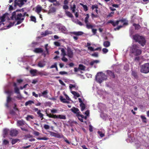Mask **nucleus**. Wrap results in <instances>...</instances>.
I'll list each match as a JSON object with an SVG mask.
<instances>
[{
	"instance_id": "4d7b16f0",
	"label": "nucleus",
	"mask_w": 149,
	"mask_h": 149,
	"mask_svg": "<svg viewBox=\"0 0 149 149\" xmlns=\"http://www.w3.org/2000/svg\"><path fill=\"white\" fill-rule=\"evenodd\" d=\"M61 60L65 62H67L68 61V59L65 57V56H63V57L61 58Z\"/></svg>"
},
{
	"instance_id": "c756f323",
	"label": "nucleus",
	"mask_w": 149,
	"mask_h": 149,
	"mask_svg": "<svg viewBox=\"0 0 149 149\" xmlns=\"http://www.w3.org/2000/svg\"><path fill=\"white\" fill-rule=\"evenodd\" d=\"M48 93V91L47 90H46L45 91H43V92L42 93V96L44 97H47V96H46V95H47Z\"/></svg>"
},
{
	"instance_id": "f704fd0d",
	"label": "nucleus",
	"mask_w": 149,
	"mask_h": 149,
	"mask_svg": "<svg viewBox=\"0 0 149 149\" xmlns=\"http://www.w3.org/2000/svg\"><path fill=\"white\" fill-rule=\"evenodd\" d=\"M45 64L42 63V62L40 61L38 62V66L40 68L43 67L45 66Z\"/></svg>"
},
{
	"instance_id": "79ce46f5",
	"label": "nucleus",
	"mask_w": 149,
	"mask_h": 149,
	"mask_svg": "<svg viewBox=\"0 0 149 149\" xmlns=\"http://www.w3.org/2000/svg\"><path fill=\"white\" fill-rule=\"evenodd\" d=\"M34 117L32 115H28L27 117L26 118V120L29 121V120L30 119H33Z\"/></svg>"
},
{
	"instance_id": "6e6552de",
	"label": "nucleus",
	"mask_w": 149,
	"mask_h": 149,
	"mask_svg": "<svg viewBox=\"0 0 149 149\" xmlns=\"http://www.w3.org/2000/svg\"><path fill=\"white\" fill-rule=\"evenodd\" d=\"M67 55L70 58H72L74 56V53L71 48L68 47L67 49Z\"/></svg>"
},
{
	"instance_id": "603ef678",
	"label": "nucleus",
	"mask_w": 149,
	"mask_h": 149,
	"mask_svg": "<svg viewBox=\"0 0 149 149\" xmlns=\"http://www.w3.org/2000/svg\"><path fill=\"white\" fill-rule=\"evenodd\" d=\"M9 143V141L5 139H4L3 141V144L4 145H6Z\"/></svg>"
},
{
	"instance_id": "393cba45",
	"label": "nucleus",
	"mask_w": 149,
	"mask_h": 149,
	"mask_svg": "<svg viewBox=\"0 0 149 149\" xmlns=\"http://www.w3.org/2000/svg\"><path fill=\"white\" fill-rule=\"evenodd\" d=\"M17 123L19 126H22L25 124V122L23 120H18L17 121Z\"/></svg>"
},
{
	"instance_id": "052dcab7",
	"label": "nucleus",
	"mask_w": 149,
	"mask_h": 149,
	"mask_svg": "<svg viewBox=\"0 0 149 149\" xmlns=\"http://www.w3.org/2000/svg\"><path fill=\"white\" fill-rule=\"evenodd\" d=\"M98 133L101 137H103L104 136V134L102 133V131H98Z\"/></svg>"
},
{
	"instance_id": "dca6fc26",
	"label": "nucleus",
	"mask_w": 149,
	"mask_h": 149,
	"mask_svg": "<svg viewBox=\"0 0 149 149\" xmlns=\"http://www.w3.org/2000/svg\"><path fill=\"white\" fill-rule=\"evenodd\" d=\"M55 118H59L60 119L65 120L66 119V117L65 116L61 115H55Z\"/></svg>"
},
{
	"instance_id": "a878e982",
	"label": "nucleus",
	"mask_w": 149,
	"mask_h": 149,
	"mask_svg": "<svg viewBox=\"0 0 149 149\" xmlns=\"http://www.w3.org/2000/svg\"><path fill=\"white\" fill-rule=\"evenodd\" d=\"M42 10V7L40 6H37L36 8V12L39 14Z\"/></svg>"
},
{
	"instance_id": "864d4df0",
	"label": "nucleus",
	"mask_w": 149,
	"mask_h": 149,
	"mask_svg": "<svg viewBox=\"0 0 149 149\" xmlns=\"http://www.w3.org/2000/svg\"><path fill=\"white\" fill-rule=\"evenodd\" d=\"M123 27V26L122 25H120V26H118L117 27H116V28H115L114 29V30H115V31H116V30H119L120 28H122V27Z\"/></svg>"
},
{
	"instance_id": "20e7f679",
	"label": "nucleus",
	"mask_w": 149,
	"mask_h": 149,
	"mask_svg": "<svg viewBox=\"0 0 149 149\" xmlns=\"http://www.w3.org/2000/svg\"><path fill=\"white\" fill-rule=\"evenodd\" d=\"M107 77L105 74L102 72L98 73L95 77V79L97 82L101 84L103 81L106 80Z\"/></svg>"
},
{
	"instance_id": "ddd939ff",
	"label": "nucleus",
	"mask_w": 149,
	"mask_h": 149,
	"mask_svg": "<svg viewBox=\"0 0 149 149\" xmlns=\"http://www.w3.org/2000/svg\"><path fill=\"white\" fill-rule=\"evenodd\" d=\"M37 74L38 75H39L41 76H42L43 75L44 76H47L49 73H48L47 72H46L41 71L38 72H37Z\"/></svg>"
},
{
	"instance_id": "7c9ffc66",
	"label": "nucleus",
	"mask_w": 149,
	"mask_h": 149,
	"mask_svg": "<svg viewBox=\"0 0 149 149\" xmlns=\"http://www.w3.org/2000/svg\"><path fill=\"white\" fill-rule=\"evenodd\" d=\"M80 106L81 108V110L82 111H84L85 108V104L84 103L80 104Z\"/></svg>"
},
{
	"instance_id": "4468645a",
	"label": "nucleus",
	"mask_w": 149,
	"mask_h": 149,
	"mask_svg": "<svg viewBox=\"0 0 149 149\" xmlns=\"http://www.w3.org/2000/svg\"><path fill=\"white\" fill-rule=\"evenodd\" d=\"M34 52L37 53H42L43 50L41 48H36L34 49Z\"/></svg>"
},
{
	"instance_id": "09e8293b",
	"label": "nucleus",
	"mask_w": 149,
	"mask_h": 149,
	"mask_svg": "<svg viewBox=\"0 0 149 149\" xmlns=\"http://www.w3.org/2000/svg\"><path fill=\"white\" fill-rule=\"evenodd\" d=\"M14 106L13 107V109L17 111H19L17 107V104L15 103L14 104Z\"/></svg>"
},
{
	"instance_id": "13d9d810",
	"label": "nucleus",
	"mask_w": 149,
	"mask_h": 149,
	"mask_svg": "<svg viewBox=\"0 0 149 149\" xmlns=\"http://www.w3.org/2000/svg\"><path fill=\"white\" fill-rule=\"evenodd\" d=\"M56 3H53V5L55 6H58L60 5V3L59 2L56 1H55Z\"/></svg>"
},
{
	"instance_id": "6ab92c4d",
	"label": "nucleus",
	"mask_w": 149,
	"mask_h": 149,
	"mask_svg": "<svg viewBox=\"0 0 149 149\" xmlns=\"http://www.w3.org/2000/svg\"><path fill=\"white\" fill-rule=\"evenodd\" d=\"M71 33L77 36H81L84 33L82 31L73 32Z\"/></svg>"
},
{
	"instance_id": "9b49d317",
	"label": "nucleus",
	"mask_w": 149,
	"mask_h": 149,
	"mask_svg": "<svg viewBox=\"0 0 149 149\" xmlns=\"http://www.w3.org/2000/svg\"><path fill=\"white\" fill-rule=\"evenodd\" d=\"M108 23L111 24L113 26H115L119 24V21L117 20L116 22H114L113 20H110L108 21Z\"/></svg>"
},
{
	"instance_id": "bb28decb",
	"label": "nucleus",
	"mask_w": 149,
	"mask_h": 149,
	"mask_svg": "<svg viewBox=\"0 0 149 149\" xmlns=\"http://www.w3.org/2000/svg\"><path fill=\"white\" fill-rule=\"evenodd\" d=\"M17 134V131H10V134L12 136H15Z\"/></svg>"
},
{
	"instance_id": "aec40b11",
	"label": "nucleus",
	"mask_w": 149,
	"mask_h": 149,
	"mask_svg": "<svg viewBox=\"0 0 149 149\" xmlns=\"http://www.w3.org/2000/svg\"><path fill=\"white\" fill-rule=\"evenodd\" d=\"M52 33V32L51 31L46 30L44 32H42V35L44 36H45L47 35Z\"/></svg>"
},
{
	"instance_id": "cd10ccee",
	"label": "nucleus",
	"mask_w": 149,
	"mask_h": 149,
	"mask_svg": "<svg viewBox=\"0 0 149 149\" xmlns=\"http://www.w3.org/2000/svg\"><path fill=\"white\" fill-rule=\"evenodd\" d=\"M60 100L62 102H63L65 103H68V102L66 101V100L62 96H60Z\"/></svg>"
},
{
	"instance_id": "f3484780",
	"label": "nucleus",
	"mask_w": 149,
	"mask_h": 149,
	"mask_svg": "<svg viewBox=\"0 0 149 149\" xmlns=\"http://www.w3.org/2000/svg\"><path fill=\"white\" fill-rule=\"evenodd\" d=\"M108 74L113 78H115V75L114 72L111 71L109 70L107 71Z\"/></svg>"
},
{
	"instance_id": "39448f33",
	"label": "nucleus",
	"mask_w": 149,
	"mask_h": 149,
	"mask_svg": "<svg viewBox=\"0 0 149 149\" xmlns=\"http://www.w3.org/2000/svg\"><path fill=\"white\" fill-rule=\"evenodd\" d=\"M140 71L144 73H148L149 72V63H145L141 66Z\"/></svg>"
},
{
	"instance_id": "8fccbe9b",
	"label": "nucleus",
	"mask_w": 149,
	"mask_h": 149,
	"mask_svg": "<svg viewBox=\"0 0 149 149\" xmlns=\"http://www.w3.org/2000/svg\"><path fill=\"white\" fill-rule=\"evenodd\" d=\"M86 26L87 28L88 29H91L93 27V26L92 25L90 24H88V23L86 24Z\"/></svg>"
},
{
	"instance_id": "5fc2aeb1",
	"label": "nucleus",
	"mask_w": 149,
	"mask_h": 149,
	"mask_svg": "<svg viewBox=\"0 0 149 149\" xmlns=\"http://www.w3.org/2000/svg\"><path fill=\"white\" fill-rule=\"evenodd\" d=\"M54 44L55 46L57 47H59L61 45L60 42L57 41L55 42H54Z\"/></svg>"
},
{
	"instance_id": "2f4dec72",
	"label": "nucleus",
	"mask_w": 149,
	"mask_h": 149,
	"mask_svg": "<svg viewBox=\"0 0 149 149\" xmlns=\"http://www.w3.org/2000/svg\"><path fill=\"white\" fill-rule=\"evenodd\" d=\"M141 118L142 120V122L144 123H147V119L145 116H141Z\"/></svg>"
},
{
	"instance_id": "e2e57ef3",
	"label": "nucleus",
	"mask_w": 149,
	"mask_h": 149,
	"mask_svg": "<svg viewBox=\"0 0 149 149\" xmlns=\"http://www.w3.org/2000/svg\"><path fill=\"white\" fill-rule=\"evenodd\" d=\"M59 74L61 75L67 74L68 73L65 71H61L59 72Z\"/></svg>"
},
{
	"instance_id": "f257e3e1",
	"label": "nucleus",
	"mask_w": 149,
	"mask_h": 149,
	"mask_svg": "<svg viewBox=\"0 0 149 149\" xmlns=\"http://www.w3.org/2000/svg\"><path fill=\"white\" fill-rule=\"evenodd\" d=\"M20 11V10H17L16 11L13 12L12 13V16L10 17L11 19L13 20L14 18L17 21V23L15 25L19 24L22 23L24 19V18L22 17V14L21 13H17L18 11Z\"/></svg>"
},
{
	"instance_id": "37998d69",
	"label": "nucleus",
	"mask_w": 149,
	"mask_h": 149,
	"mask_svg": "<svg viewBox=\"0 0 149 149\" xmlns=\"http://www.w3.org/2000/svg\"><path fill=\"white\" fill-rule=\"evenodd\" d=\"M47 115L49 118H53L55 119V115L52 114L51 113H47Z\"/></svg>"
},
{
	"instance_id": "4be33fe9",
	"label": "nucleus",
	"mask_w": 149,
	"mask_h": 149,
	"mask_svg": "<svg viewBox=\"0 0 149 149\" xmlns=\"http://www.w3.org/2000/svg\"><path fill=\"white\" fill-rule=\"evenodd\" d=\"M100 61L98 60H95L91 61L89 63V65L91 66H93L95 63H99Z\"/></svg>"
},
{
	"instance_id": "1a4fd4ad",
	"label": "nucleus",
	"mask_w": 149,
	"mask_h": 149,
	"mask_svg": "<svg viewBox=\"0 0 149 149\" xmlns=\"http://www.w3.org/2000/svg\"><path fill=\"white\" fill-rule=\"evenodd\" d=\"M71 110L73 113L76 114V116H78L79 115V113H81L79 110L78 108H76L74 107H73L71 109Z\"/></svg>"
},
{
	"instance_id": "bf43d9fd",
	"label": "nucleus",
	"mask_w": 149,
	"mask_h": 149,
	"mask_svg": "<svg viewBox=\"0 0 149 149\" xmlns=\"http://www.w3.org/2000/svg\"><path fill=\"white\" fill-rule=\"evenodd\" d=\"M102 51L104 54H106L108 52V50L106 48H104L102 49Z\"/></svg>"
},
{
	"instance_id": "7ed1b4c3",
	"label": "nucleus",
	"mask_w": 149,
	"mask_h": 149,
	"mask_svg": "<svg viewBox=\"0 0 149 149\" xmlns=\"http://www.w3.org/2000/svg\"><path fill=\"white\" fill-rule=\"evenodd\" d=\"M139 48V45L136 44H134L131 48V53L135 56L140 55L142 52V50Z\"/></svg>"
},
{
	"instance_id": "2eb2a0df",
	"label": "nucleus",
	"mask_w": 149,
	"mask_h": 149,
	"mask_svg": "<svg viewBox=\"0 0 149 149\" xmlns=\"http://www.w3.org/2000/svg\"><path fill=\"white\" fill-rule=\"evenodd\" d=\"M38 72L37 70L36 69H31L30 71V73L33 76H35L37 75Z\"/></svg>"
},
{
	"instance_id": "72a5a7b5",
	"label": "nucleus",
	"mask_w": 149,
	"mask_h": 149,
	"mask_svg": "<svg viewBox=\"0 0 149 149\" xmlns=\"http://www.w3.org/2000/svg\"><path fill=\"white\" fill-rule=\"evenodd\" d=\"M71 93L74 95V96L77 97H79L80 96L79 94L75 91H72L71 92Z\"/></svg>"
},
{
	"instance_id": "f03ea898",
	"label": "nucleus",
	"mask_w": 149,
	"mask_h": 149,
	"mask_svg": "<svg viewBox=\"0 0 149 149\" xmlns=\"http://www.w3.org/2000/svg\"><path fill=\"white\" fill-rule=\"evenodd\" d=\"M133 38L136 42H138L142 47L145 45L146 41L144 36L136 34L133 36Z\"/></svg>"
},
{
	"instance_id": "0e129e2a",
	"label": "nucleus",
	"mask_w": 149,
	"mask_h": 149,
	"mask_svg": "<svg viewBox=\"0 0 149 149\" xmlns=\"http://www.w3.org/2000/svg\"><path fill=\"white\" fill-rule=\"evenodd\" d=\"M48 46V44H46L45 45V49L46 51L47 52V54H49V51H48V49L47 48V47Z\"/></svg>"
},
{
	"instance_id": "49530a36",
	"label": "nucleus",
	"mask_w": 149,
	"mask_h": 149,
	"mask_svg": "<svg viewBox=\"0 0 149 149\" xmlns=\"http://www.w3.org/2000/svg\"><path fill=\"white\" fill-rule=\"evenodd\" d=\"M98 8V6L96 4L93 5H92L91 8L92 10H93L95 8L97 9Z\"/></svg>"
},
{
	"instance_id": "338daca9",
	"label": "nucleus",
	"mask_w": 149,
	"mask_h": 149,
	"mask_svg": "<svg viewBox=\"0 0 149 149\" xmlns=\"http://www.w3.org/2000/svg\"><path fill=\"white\" fill-rule=\"evenodd\" d=\"M76 85L75 84L73 85L72 84H70L69 85V88L70 89H71L72 88H75L76 87Z\"/></svg>"
},
{
	"instance_id": "3c124183",
	"label": "nucleus",
	"mask_w": 149,
	"mask_h": 149,
	"mask_svg": "<svg viewBox=\"0 0 149 149\" xmlns=\"http://www.w3.org/2000/svg\"><path fill=\"white\" fill-rule=\"evenodd\" d=\"M19 140L17 139H13L12 141V144H15Z\"/></svg>"
},
{
	"instance_id": "de8ad7c7",
	"label": "nucleus",
	"mask_w": 149,
	"mask_h": 149,
	"mask_svg": "<svg viewBox=\"0 0 149 149\" xmlns=\"http://www.w3.org/2000/svg\"><path fill=\"white\" fill-rule=\"evenodd\" d=\"M91 55L95 57H98V52H95L91 54Z\"/></svg>"
},
{
	"instance_id": "4c0bfd02",
	"label": "nucleus",
	"mask_w": 149,
	"mask_h": 149,
	"mask_svg": "<svg viewBox=\"0 0 149 149\" xmlns=\"http://www.w3.org/2000/svg\"><path fill=\"white\" fill-rule=\"evenodd\" d=\"M12 98L11 97V95H8L7 97L6 102L7 103H9L12 100Z\"/></svg>"
},
{
	"instance_id": "9d476101",
	"label": "nucleus",
	"mask_w": 149,
	"mask_h": 149,
	"mask_svg": "<svg viewBox=\"0 0 149 149\" xmlns=\"http://www.w3.org/2000/svg\"><path fill=\"white\" fill-rule=\"evenodd\" d=\"M50 134L52 136H54L58 138H61L63 137L61 134H60L57 133H55L52 132H50Z\"/></svg>"
},
{
	"instance_id": "a19ab883",
	"label": "nucleus",
	"mask_w": 149,
	"mask_h": 149,
	"mask_svg": "<svg viewBox=\"0 0 149 149\" xmlns=\"http://www.w3.org/2000/svg\"><path fill=\"white\" fill-rule=\"evenodd\" d=\"M132 75L133 76H134L135 78H137L138 75L137 74V72L134 71H132Z\"/></svg>"
},
{
	"instance_id": "c03bdc74",
	"label": "nucleus",
	"mask_w": 149,
	"mask_h": 149,
	"mask_svg": "<svg viewBox=\"0 0 149 149\" xmlns=\"http://www.w3.org/2000/svg\"><path fill=\"white\" fill-rule=\"evenodd\" d=\"M79 69L81 70H85V67L82 64H80L79 65Z\"/></svg>"
},
{
	"instance_id": "5701e85b",
	"label": "nucleus",
	"mask_w": 149,
	"mask_h": 149,
	"mask_svg": "<svg viewBox=\"0 0 149 149\" xmlns=\"http://www.w3.org/2000/svg\"><path fill=\"white\" fill-rule=\"evenodd\" d=\"M110 45V42L108 41H104L103 43V45L105 47H108Z\"/></svg>"
},
{
	"instance_id": "412c9836",
	"label": "nucleus",
	"mask_w": 149,
	"mask_h": 149,
	"mask_svg": "<svg viewBox=\"0 0 149 149\" xmlns=\"http://www.w3.org/2000/svg\"><path fill=\"white\" fill-rule=\"evenodd\" d=\"M133 26L134 27L135 30H139L141 28V26L139 24L134 23L133 24Z\"/></svg>"
},
{
	"instance_id": "e433bc0d",
	"label": "nucleus",
	"mask_w": 149,
	"mask_h": 149,
	"mask_svg": "<svg viewBox=\"0 0 149 149\" xmlns=\"http://www.w3.org/2000/svg\"><path fill=\"white\" fill-rule=\"evenodd\" d=\"M37 113L39 117L40 118H43V114L41 113V111L40 110L38 111L37 112Z\"/></svg>"
},
{
	"instance_id": "680f3d73",
	"label": "nucleus",
	"mask_w": 149,
	"mask_h": 149,
	"mask_svg": "<svg viewBox=\"0 0 149 149\" xmlns=\"http://www.w3.org/2000/svg\"><path fill=\"white\" fill-rule=\"evenodd\" d=\"M91 17L92 19L94 18H97L98 17V16L97 15H95L93 13L91 14Z\"/></svg>"
},
{
	"instance_id": "69168bd1",
	"label": "nucleus",
	"mask_w": 149,
	"mask_h": 149,
	"mask_svg": "<svg viewBox=\"0 0 149 149\" xmlns=\"http://www.w3.org/2000/svg\"><path fill=\"white\" fill-rule=\"evenodd\" d=\"M57 65V63H54V65H52L51 67H50V68H55L56 67Z\"/></svg>"
},
{
	"instance_id": "ea45409f",
	"label": "nucleus",
	"mask_w": 149,
	"mask_h": 149,
	"mask_svg": "<svg viewBox=\"0 0 149 149\" xmlns=\"http://www.w3.org/2000/svg\"><path fill=\"white\" fill-rule=\"evenodd\" d=\"M89 15L88 14H87L86 15V17L85 18V22L86 24L88 23V19L89 18Z\"/></svg>"
},
{
	"instance_id": "a211bd4d",
	"label": "nucleus",
	"mask_w": 149,
	"mask_h": 149,
	"mask_svg": "<svg viewBox=\"0 0 149 149\" xmlns=\"http://www.w3.org/2000/svg\"><path fill=\"white\" fill-rule=\"evenodd\" d=\"M56 8L54 7H51L48 11V13H52L56 12Z\"/></svg>"
},
{
	"instance_id": "f8f14e48",
	"label": "nucleus",
	"mask_w": 149,
	"mask_h": 149,
	"mask_svg": "<svg viewBox=\"0 0 149 149\" xmlns=\"http://www.w3.org/2000/svg\"><path fill=\"white\" fill-rule=\"evenodd\" d=\"M57 28L61 31L62 32H64L66 31V28L63 26H62L61 24H59L57 26Z\"/></svg>"
},
{
	"instance_id": "c85d7f7f",
	"label": "nucleus",
	"mask_w": 149,
	"mask_h": 149,
	"mask_svg": "<svg viewBox=\"0 0 149 149\" xmlns=\"http://www.w3.org/2000/svg\"><path fill=\"white\" fill-rule=\"evenodd\" d=\"M80 4L83 6L84 8V10L85 11H86L88 10V7L86 5H84L83 4L81 3H80Z\"/></svg>"
},
{
	"instance_id": "423d86ee",
	"label": "nucleus",
	"mask_w": 149,
	"mask_h": 149,
	"mask_svg": "<svg viewBox=\"0 0 149 149\" xmlns=\"http://www.w3.org/2000/svg\"><path fill=\"white\" fill-rule=\"evenodd\" d=\"M70 10L72 11V12L74 13L75 17L77 18L78 17L79 10L78 9L76 10V6L75 4L73 5H71L70 6Z\"/></svg>"
},
{
	"instance_id": "0eeeda50",
	"label": "nucleus",
	"mask_w": 149,
	"mask_h": 149,
	"mask_svg": "<svg viewBox=\"0 0 149 149\" xmlns=\"http://www.w3.org/2000/svg\"><path fill=\"white\" fill-rule=\"evenodd\" d=\"M27 0H15L14 2V6H18L19 7H21L24 3L26 2Z\"/></svg>"
},
{
	"instance_id": "473e14b6",
	"label": "nucleus",
	"mask_w": 149,
	"mask_h": 149,
	"mask_svg": "<svg viewBox=\"0 0 149 149\" xmlns=\"http://www.w3.org/2000/svg\"><path fill=\"white\" fill-rule=\"evenodd\" d=\"M34 102L32 100H29L26 102L25 103V105L26 106H27L29 105H31L32 104H33Z\"/></svg>"
},
{
	"instance_id": "c9c22d12",
	"label": "nucleus",
	"mask_w": 149,
	"mask_h": 149,
	"mask_svg": "<svg viewBox=\"0 0 149 149\" xmlns=\"http://www.w3.org/2000/svg\"><path fill=\"white\" fill-rule=\"evenodd\" d=\"M61 54L63 56H65L67 55V54L65 52V49L64 48H61Z\"/></svg>"
},
{
	"instance_id": "6e6d98bb",
	"label": "nucleus",
	"mask_w": 149,
	"mask_h": 149,
	"mask_svg": "<svg viewBox=\"0 0 149 149\" xmlns=\"http://www.w3.org/2000/svg\"><path fill=\"white\" fill-rule=\"evenodd\" d=\"M31 20L32 21L34 22H36V18L35 17L33 16H31L30 17Z\"/></svg>"
},
{
	"instance_id": "58836bf2",
	"label": "nucleus",
	"mask_w": 149,
	"mask_h": 149,
	"mask_svg": "<svg viewBox=\"0 0 149 149\" xmlns=\"http://www.w3.org/2000/svg\"><path fill=\"white\" fill-rule=\"evenodd\" d=\"M6 16V14H4L1 17V19L0 20L1 21V22H3L5 21Z\"/></svg>"
},
{
	"instance_id": "a18cd8bd",
	"label": "nucleus",
	"mask_w": 149,
	"mask_h": 149,
	"mask_svg": "<svg viewBox=\"0 0 149 149\" xmlns=\"http://www.w3.org/2000/svg\"><path fill=\"white\" fill-rule=\"evenodd\" d=\"M15 93L18 94H20V93L19 88L18 87H15L14 88Z\"/></svg>"
},
{
	"instance_id": "774afa93",
	"label": "nucleus",
	"mask_w": 149,
	"mask_h": 149,
	"mask_svg": "<svg viewBox=\"0 0 149 149\" xmlns=\"http://www.w3.org/2000/svg\"><path fill=\"white\" fill-rule=\"evenodd\" d=\"M60 83L63 86H65V84L61 79L59 80Z\"/></svg>"
},
{
	"instance_id": "b1692460",
	"label": "nucleus",
	"mask_w": 149,
	"mask_h": 149,
	"mask_svg": "<svg viewBox=\"0 0 149 149\" xmlns=\"http://www.w3.org/2000/svg\"><path fill=\"white\" fill-rule=\"evenodd\" d=\"M65 14L67 16L70 17L72 18L73 17L72 14L69 11H66Z\"/></svg>"
}]
</instances>
